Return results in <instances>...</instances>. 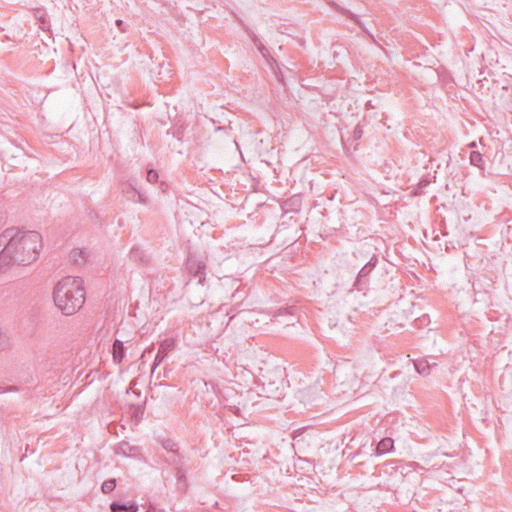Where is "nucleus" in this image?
Segmentation results:
<instances>
[{"mask_svg":"<svg viewBox=\"0 0 512 512\" xmlns=\"http://www.w3.org/2000/svg\"><path fill=\"white\" fill-rule=\"evenodd\" d=\"M87 257L88 253L84 249H73L70 252V260L76 265L84 264Z\"/></svg>","mask_w":512,"mask_h":512,"instance_id":"obj_11","label":"nucleus"},{"mask_svg":"<svg viewBox=\"0 0 512 512\" xmlns=\"http://www.w3.org/2000/svg\"><path fill=\"white\" fill-rule=\"evenodd\" d=\"M415 369L419 374L429 375L433 364H430L427 360H417L414 362Z\"/></svg>","mask_w":512,"mask_h":512,"instance_id":"obj_16","label":"nucleus"},{"mask_svg":"<svg viewBox=\"0 0 512 512\" xmlns=\"http://www.w3.org/2000/svg\"><path fill=\"white\" fill-rule=\"evenodd\" d=\"M84 282L80 277L67 276L58 281L54 287L53 300L64 315L78 312L86 299Z\"/></svg>","mask_w":512,"mask_h":512,"instance_id":"obj_2","label":"nucleus"},{"mask_svg":"<svg viewBox=\"0 0 512 512\" xmlns=\"http://www.w3.org/2000/svg\"><path fill=\"white\" fill-rule=\"evenodd\" d=\"M248 35L250 37V39L252 40L253 44L258 48L259 52L261 53V55L266 58V59H269L271 58V60L273 62H276L271 56H270V53H269V50L265 47V45L261 42V40L258 38V36L251 30H248Z\"/></svg>","mask_w":512,"mask_h":512,"instance_id":"obj_9","label":"nucleus"},{"mask_svg":"<svg viewBox=\"0 0 512 512\" xmlns=\"http://www.w3.org/2000/svg\"><path fill=\"white\" fill-rule=\"evenodd\" d=\"M378 262V258L374 255L367 263L366 265L373 269L376 266V263Z\"/></svg>","mask_w":512,"mask_h":512,"instance_id":"obj_26","label":"nucleus"},{"mask_svg":"<svg viewBox=\"0 0 512 512\" xmlns=\"http://www.w3.org/2000/svg\"><path fill=\"white\" fill-rule=\"evenodd\" d=\"M393 443V439L389 437L382 439L376 446V454L382 455L390 452L393 448Z\"/></svg>","mask_w":512,"mask_h":512,"instance_id":"obj_13","label":"nucleus"},{"mask_svg":"<svg viewBox=\"0 0 512 512\" xmlns=\"http://www.w3.org/2000/svg\"><path fill=\"white\" fill-rule=\"evenodd\" d=\"M42 237L36 231L6 229L0 234V272L14 265H29L37 260Z\"/></svg>","mask_w":512,"mask_h":512,"instance_id":"obj_1","label":"nucleus"},{"mask_svg":"<svg viewBox=\"0 0 512 512\" xmlns=\"http://www.w3.org/2000/svg\"><path fill=\"white\" fill-rule=\"evenodd\" d=\"M162 446L168 452H173V453L177 452L176 444L172 440H169V439L164 440L162 442Z\"/></svg>","mask_w":512,"mask_h":512,"instance_id":"obj_22","label":"nucleus"},{"mask_svg":"<svg viewBox=\"0 0 512 512\" xmlns=\"http://www.w3.org/2000/svg\"><path fill=\"white\" fill-rule=\"evenodd\" d=\"M469 147H476V143L475 142L470 143Z\"/></svg>","mask_w":512,"mask_h":512,"instance_id":"obj_35","label":"nucleus"},{"mask_svg":"<svg viewBox=\"0 0 512 512\" xmlns=\"http://www.w3.org/2000/svg\"><path fill=\"white\" fill-rule=\"evenodd\" d=\"M6 391H18V388L16 386H10L7 389L0 387V393L6 392Z\"/></svg>","mask_w":512,"mask_h":512,"instance_id":"obj_30","label":"nucleus"},{"mask_svg":"<svg viewBox=\"0 0 512 512\" xmlns=\"http://www.w3.org/2000/svg\"><path fill=\"white\" fill-rule=\"evenodd\" d=\"M361 136H362V129L360 128V126H356L353 131V137H354V139H360Z\"/></svg>","mask_w":512,"mask_h":512,"instance_id":"obj_25","label":"nucleus"},{"mask_svg":"<svg viewBox=\"0 0 512 512\" xmlns=\"http://www.w3.org/2000/svg\"><path fill=\"white\" fill-rule=\"evenodd\" d=\"M146 512H156L155 508L150 506Z\"/></svg>","mask_w":512,"mask_h":512,"instance_id":"obj_33","label":"nucleus"},{"mask_svg":"<svg viewBox=\"0 0 512 512\" xmlns=\"http://www.w3.org/2000/svg\"><path fill=\"white\" fill-rule=\"evenodd\" d=\"M283 323H284L285 325H287V326H288V325L293 324V322H292L291 320H286V321H284Z\"/></svg>","mask_w":512,"mask_h":512,"instance_id":"obj_34","label":"nucleus"},{"mask_svg":"<svg viewBox=\"0 0 512 512\" xmlns=\"http://www.w3.org/2000/svg\"><path fill=\"white\" fill-rule=\"evenodd\" d=\"M129 186L131 189L132 196H128V199L133 202H139L142 204H146L148 201L146 195L143 194L142 192H140L139 190H137L136 187L132 183H130Z\"/></svg>","mask_w":512,"mask_h":512,"instance_id":"obj_15","label":"nucleus"},{"mask_svg":"<svg viewBox=\"0 0 512 512\" xmlns=\"http://www.w3.org/2000/svg\"><path fill=\"white\" fill-rule=\"evenodd\" d=\"M110 510H111V512H125V511L137 512L138 506L136 504L126 505V504H120L117 502H113L110 504Z\"/></svg>","mask_w":512,"mask_h":512,"instance_id":"obj_14","label":"nucleus"},{"mask_svg":"<svg viewBox=\"0 0 512 512\" xmlns=\"http://www.w3.org/2000/svg\"><path fill=\"white\" fill-rule=\"evenodd\" d=\"M112 354H113V361L117 364L121 363L122 360L124 359L125 357V348H124V345H123V342L116 339L113 343V349H112Z\"/></svg>","mask_w":512,"mask_h":512,"instance_id":"obj_10","label":"nucleus"},{"mask_svg":"<svg viewBox=\"0 0 512 512\" xmlns=\"http://www.w3.org/2000/svg\"><path fill=\"white\" fill-rule=\"evenodd\" d=\"M371 271H372V269L370 267H368L366 264L359 271L356 281H355V284H354V286L359 291L364 289V284H365L364 280L367 278V276L369 275V273Z\"/></svg>","mask_w":512,"mask_h":512,"instance_id":"obj_12","label":"nucleus"},{"mask_svg":"<svg viewBox=\"0 0 512 512\" xmlns=\"http://www.w3.org/2000/svg\"><path fill=\"white\" fill-rule=\"evenodd\" d=\"M174 348V342L173 340L166 339L163 342H161L158 352L156 354L153 366H152V372L155 371L156 367L162 363L164 358L167 356V354Z\"/></svg>","mask_w":512,"mask_h":512,"instance_id":"obj_8","label":"nucleus"},{"mask_svg":"<svg viewBox=\"0 0 512 512\" xmlns=\"http://www.w3.org/2000/svg\"><path fill=\"white\" fill-rule=\"evenodd\" d=\"M116 25H117V27L119 28V30L121 32H125L126 31V29L124 27V23H123L122 20H120V19L116 20Z\"/></svg>","mask_w":512,"mask_h":512,"instance_id":"obj_28","label":"nucleus"},{"mask_svg":"<svg viewBox=\"0 0 512 512\" xmlns=\"http://www.w3.org/2000/svg\"><path fill=\"white\" fill-rule=\"evenodd\" d=\"M146 179L149 183H155L158 180V173L154 169H148Z\"/></svg>","mask_w":512,"mask_h":512,"instance_id":"obj_23","label":"nucleus"},{"mask_svg":"<svg viewBox=\"0 0 512 512\" xmlns=\"http://www.w3.org/2000/svg\"><path fill=\"white\" fill-rule=\"evenodd\" d=\"M116 484H117V482H116V479H114V478L105 480L102 483L101 490L104 494H108L115 489Z\"/></svg>","mask_w":512,"mask_h":512,"instance_id":"obj_19","label":"nucleus"},{"mask_svg":"<svg viewBox=\"0 0 512 512\" xmlns=\"http://www.w3.org/2000/svg\"><path fill=\"white\" fill-rule=\"evenodd\" d=\"M393 321L398 322L399 326H404V324L401 322V315L399 313H395Z\"/></svg>","mask_w":512,"mask_h":512,"instance_id":"obj_29","label":"nucleus"},{"mask_svg":"<svg viewBox=\"0 0 512 512\" xmlns=\"http://www.w3.org/2000/svg\"><path fill=\"white\" fill-rule=\"evenodd\" d=\"M406 312V310H402V313L406 315V319L414 318L415 320H417V318L414 317L415 315L411 311L409 312V315L406 314Z\"/></svg>","mask_w":512,"mask_h":512,"instance_id":"obj_31","label":"nucleus"},{"mask_svg":"<svg viewBox=\"0 0 512 512\" xmlns=\"http://www.w3.org/2000/svg\"><path fill=\"white\" fill-rule=\"evenodd\" d=\"M470 163L480 169L484 168V160L482 154L478 151H472L470 153Z\"/></svg>","mask_w":512,"mask_h":512,"instance_id":"obj_17","label":"nucleus"},{"mask_svg":"<svg viewBox=\"0 0 512 512\" xmlns=\"http://www.w3.org/2000/svg\"><path fill=\"white\" fill-rule=\"evenodd\" d=\"M129 259L141 266H148L151 258L140 245H134L128 254Z\"/></svg>","mask_w":512,"mask_h":512,"instance_id":"obj_7","label":"nucleus"},{"mask_svg":"<svg viewBox=\"0 0 512 512\" xmlns=\"http://www.w3.org/2000/svg\"><path fill=\"white\" fill-rule=\"evenodd\" d=\"M365 31H366V33H367L368 37H369V38H370L374 43H376V40H375L374 36H373L369 31H367V30H365Z\"/></svg>","mask_w":512,"mask_h":512,"instance_id":"obj_32","label":"nucleus"},{"mask_svg":"<svg viewBox=\"0 0 512 512\" xmlns=\"http://www.w3.org/2000/svg\"><path fill=\"white\" fill-rule=\"evenodd\" d=\"M296 311V308L291 306V307H288V308H281L277 311L276 314L273 315V321H278L281 323L280 320H278L279 317L281 316H293L294 313Z\"/></svg>","mask_w":512,"mask_h":512,"instance_id":"obj_18","label":"nucleus"},{"mask_svg":"<svg viewBox=\"0 0 512 512\" xmlns=\"http://www.w3.org/2000/svg\"><path fill=\"white\" fill-rule=\"evenodd\" d=\"M338 372L343 374L338 376L339 379L345 376V378L340 381L343 393L353 395L360 391V387L357 385V373L353 366H348L344 370L339 369Z\"/></svg>","mask_w":512,"mask_h":512,"instance_id":"obj_6","label":"nucleus"},{"mask_svg":"<svg viewBox=\"0 0 512 512\" xmlns=\"http://www.w3.org/2000/svg\"><path fill=\"white\" fill-rule=\"evenodd\" d=\"M42 30H48L49 24L44 14L37 15Z\"/></svg>","mask_w":512,"mask_h":512,"instance_id":"obj_24","label":"nucleus"},{"mask_svg":"<svg viewBox=\"0 0 512 512\" xmlns=\"http://www.w3.org/2000/svg\"><path fill=\"white\" fill-rule=\"evenodd\" d=\"M299 400L306 406L317 407L325 401L324 385L317 379L312 385L298 391Z\"/></svg>","mask_w":512,"mask_h":512,"instance_id":"obj_3","label":"nucleus"},{"mask_svg":"<svg viewBox=\"0 0 512 512\" xmlns=\"http://www.w3.org/2000/svg\"><path fill=\"white\" fill-rule=\"evenodd\" d=\"M284 380L277 373L264 375L261 381L262 395L267 398L281 399L284 397Z\"/></svg>","mask_w":512,"mask_h":512,"instance_id":"obj_4","label":"nucleus"},{"mask_svg":"<svg viewBox=\"0 0 512 512\" xmlns=\"http://www.w3.org/2000/svg\"><path fill=\"white\" fill-rule=\"evenodd\" d=\"M171 463L176 465V468H175V469H176L175 475H176V477H177L178 481H181L182 479H184V478H185V474H186V472H185L184 468H183L182 466H180V465L176 462V460H175V459L171 460Z\"/></svg>","mask_w":512,"mask_h":512,"instance_id":"obj_21","label":"nucleus"},{"mask_svg":"<svg viewBox=\"0 0 512 512\" xmlns=\"http://www.w3.org/2000/svg\"><path fill=\"white\" fill-rule=\"evenodd\" d=\"M207 256L190 253L186 261V269L192 277L203 285L206 280Z\"/></svg>","mask_w":512,"mask_h":512,"instance_id":"obj_5","label":"nucleus"},{"mask_svg":"<svg viewBox=\"0 0 512 512\" xmlns=\"http://www.w3.org/2000/svg\"><path fill=\"white\" fill-rule=\"evenodd\" d=\"M346 13H347V15H348V17H349L350 19H352V20H353V21H355V22H356L360 27H362V24L359 22V20H358V18H357V16H356V15H354V14H352V13H350V12H346Z\"/></svg>","mask_w":512,"mask_h":512,"instance_id":"obj_27","label":"nucleus"},{"mask_svg":"<svg viewBox=\"0 0 512 512\" xmlns=\"http://www.w3.org/2000/svg\"><path fill=\"white\" fill-rule=\"evenodd\" d=\"M10 347L9 337L0 330V351Z\"/></svg>","mask_w":512,"mask_h":512,"instance_id":"obj_20","label":"nucleus"}]
</instances>
